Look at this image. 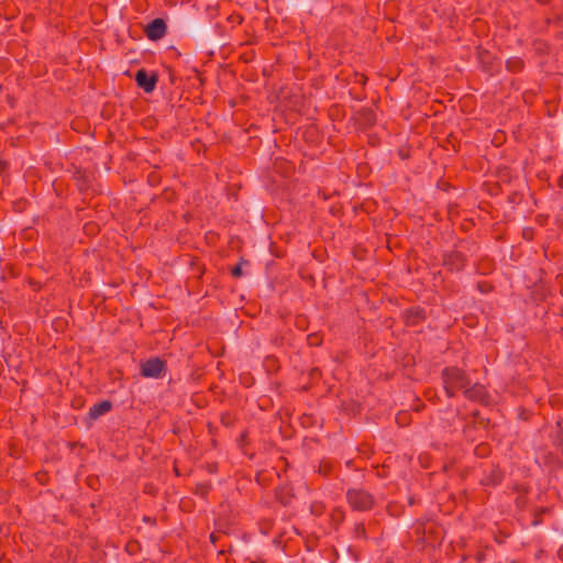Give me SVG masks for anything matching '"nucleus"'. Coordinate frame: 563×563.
Returning <instances> with one entry per match:
<instances>
[{
  "mask_svg": "<svg viewBox=\"0 0 563 563\" xmlns=\"http://www.w3.org/2000/svg\"><path fill=\"white\" fill-rule=\"evenodd\" d=\"M442 380L448 397L455 396L457 390H465L471 385L467 375L457 367H445L442 371Z\"/></svg>",
  "mask_w": 563,
  "mask_h": 563,
  "instance_id": "obj_1",
  "label": "nucleus"
},
{
  "mask_svg": "<svg viewBox=\"0 0 563 563\" xmlns=\"http://www.w3.org/2000/svg\"><path fill=\"white\" fill-rule=\"evenodd\" d=\"M346 501L355 511H368L375 504L374 496L362 487L347 489Z\"/></svg>",
  "mask_w": 563,
  "mask_h": 563,
  "instance_id": "obj_2",
  "label": "nucleus"
},
{
  "mask_svg": "<svg viewBox=\"0 0 563 563\" xmlns=\"http://www.w3.org/2000/svg\"><path fill=\"white\" fill-rule=\"evenodd\" d=\"M476 57L479 64L481 70L488 76H494L499 71V62L497 57L488 49L478 46L476 48Z\"/></svg>",
  "mask_w": 563,
  "mask_h": 563,
  "instance_id": "obj_3",
  "label": "nucleus"
},
{
  "mask_svg": "<svg viewBox=\"0 0 563 563\" xmlns=\"http://www.w3.org/2000/svg\"><path fill=\"white\" fill-rule=\"evenodd\" d=\"M351 120L356 130L366 131L375 125L376 113L372 108L364 107L354 112Z\"/></svg>",
  "mask_w": 563,
  "mask_h": 563,
  "instance_id": "obj_4",
  "label": "nucleus"
},
{
  "mask_svg": "<svg viewBox=\"0 0 563 563\" xmlns=\"http://www.w3.org/2000/svg\"><path fill=\"white\" fill-rule=\"evenodd\" d=\"M134 80L139 88L146 93H151L156 88L158 75L155 71H147L145 68H140L135 73Z\"/></svg>",
  "mask_w": 563,
  "mask_h": 563,
  "instance_id": "obj_5",
  "label": "nucleus"
},
{
  "mask_svg": "<svg viewBox=\"0 0 563 563\" xmlns=\"http://www.w3.org/2000/svg\"><path fill=\"white\" fill-rule=\"evenodd\" d=\"M465 264L466 257L461 251L453 250L443 255L442 265L451 273L461 272L465 267Z\"/></svg>",
  "mask_w": 563,
  "mask_h": 563,
  "instance_id": "obj_6",
  "label": "nucleus"
},
{
  "mask_svg": "<svg viewBox=\"0 0 563 563\" xmlns=\"http://www.w3.org/2000/svg\"><path fill=\"white\" fill-rule=\"evenodd\" d=\"M167 33V23L162 18H155L144 27L145 36L153 42L162 40Z\"/></svg>",
  "mask_w": 563,
  "mask_h": 563,
  "instance_id": "obj_7",
  "label": "nucleus"
},
{
  "mask_svg": "<svg viewBox=\"0 0 563 563\" xmlns=\"http://www.w3.org/2000/svg\"><path fill=\"white\" fill-rule=\"evenodd\" d=\"M166 369V364L159 357H152L141 365V375L147 378H158Z\"/></svg>",
  "mask_w": 563,
  "mask_h": 563,
  "instance_id": "obj_8",
  "label": "nucleus"
},
{
  "mask_svg": "<svg viewBox=\"0 0 563 563\" xmlns=\"http://www.w3.org/2000/svg\"><path fill=\"white\" fill-rule=\"evenodd\" d=\"M463 394L465 398L472 401L485 402L487 400L486 389L478 383L467 386Z\"/></svg>",
  "mask_w": 563,
  "mask_h": 563,
  "instance_id": "obj_9",
  "label": "nucleus"
},
{
  "mask_svg": "<svg viewBox=\"0 0 563 563\" xmlns=\"http://www.w3.org/2000/svg\"><path fill=\"white\" fill-rule=\"evenodd\" d=\"M112 409V404L109 400H103L98 404H95L89 409V417L92 420L100 418L101 416L108 413Z\"/></svg>",
  "mask_w": 563,
  "mask_h": 563,
  "instance_id": "obj_10",
  "label": "nucleus"
},
{
  "mask_svg": "<svg viewBox=\"0 0 563 563\" xmlns=\"http://www.w3.org/2000/svg\"><path fill=\"white\" fill-rule=\"evenodd\" d=\"M525 60L519 56H511L506 60L505 67L511 74H519L525 69Z\"/></svg>",
  "mask_w": 563,
  "mask_h": 563,
  "instance_id": "obj_11",
  "label": "nucleus"
},
{
  "mask_svg": "<svg viewBox=\"0 0 563 563\" xmlns=\"http://www.w3.org/2000/svg\"><path fill=\"white\" fill-rule=\"evenodd\" d=\"M426 318V312L420 307H412L406 311V322L409 325H413L417 321Z\"/></svg>",
  "mask_w": 563,
  "mask_h": 563,
  "instance_id": "obj_12",
  "label": "nucleus"
},
{
  "mask_svg": "<svg viewBox=\"0 0 563 563\" xmlns=\"http://www.w3.org/2000/svg\"><path fill=\"white\" fill-rule=\"evenodd\" d=\"M190 33L197 38H210L211 37V27L210 25H201L199 23H195L191 25Z\"/></svg>",
  "mask_w": 563,
  "mask_h": 563,
  "instance_id": "obj_13",
  "label": "nucleus"
},
{
  "mask_svg": "<svg viewBox=\"0 0 563 563\" xmlns=\"http://www.w3.org/2000/svg\"><path fill=\"white\" fill-rule=\"evenodd\" d=\"M250 262L244 260L243 257L240 261L230 267V274L233 278H240L243 276V266H249Z\"/></svg>",
  "mask_w": 563,
  "mask_h": 563,
  "instance_id": "obj_14",
  "label": "nucleus"
},
{
  "mask_svg": "<svg viewBox=\"0 0 563 563\" xmlns=\"http://www.w3.org/2000/svg\"><path fill=\"white\" fill-rule=\"evenodd\" d=\"M533 47H534L536 53L539 55L549 54L550 46L543 40L538 38V40L533 41Z\"/></svg>",
  "mask_w": 563,
  "mask_h": 563,
  "instance_id": "obj_15",
  "label": "nucleus"
},
{
  "mask_svg": "<svg viewBox=\"0 0 563 563\" xmlns=\"http://www.w3.org/2000/svg\"><path fill=\"white\" fill-rule=\"evenodd\" d=\"M459 246L462 250H466L471 253H476L479 249L478 244L474 240H461Z\"/></svg>",
  "mask_w": 563,
  "mask_h": 563,
  "instance_id": "obj_16",
  "label": "nucleus"
},
{
  "mask_svg": "<svg viewBox=\"0 0 563 563\" xmlns=\"http://www.w3.org/2000/svg\"><path fill=\"white\" fill-rule=\"evenodd\" d=\"M521 199H522V194L519 192V191H512L509 196H508V202L510 203H514V205H518L521 202Z\"/></svg>",
  "mask_w": 563,
  "mask_h": 563,
  "instance_id": "obj_17",
  "label": "nucleus"
},
{
  "mask_svg": "<svg viewBox=\"0 0 563 563\" xmlns=\"http://www.w3.org/2000/svg\"><path fill=\"white\" fill-rule=\"evenodd\" d=\"M77 187L81 192H85L89 188L88 179L86 177H80L77 179Z\"/></svg>",
  "mask_w": 563,
  "mask_h": 563,
  "instance_id": "obj_18",
  "label": "nucleus"
},
{
  "mask_svg": "<svg viewBox=\"0 0 563 563\" xmlns=\"http://www.w3.org/2000/svg\"><path fill=\"white\" fill-rule=\"evenodd\" d=\"M522 235L526 240H532L533 238V229L532 228H525L522 231Z\"/></svg>",
  "mask_w": 563,
  "mask_h": 563,
  "instance_id": "obj_19",
  "label": "nucleus"
},
{
  "mask_svg": "<svg viewBox=\"0 0 563 563\" xmlns=\"http://www.w3.org/2000/svg\"><path fill=\"white\" fill-rule=\"evenodd\" d=\"M477 288L481 292H487L492 289V284H488V283L477 284Z\"/></svg>",
  "mask_w": 563,
  "mask_h": 563,
  "instance_id": "obj_20",
  "label": "nucleus"
},
{
  "mask_svg": "<svg viewBox=\"0 0 563 563\" xmlns=\"http://www.w3.org/2000/svg\"><path fill=\"white\" fill-rule=\"evenodd\" d=\"M308 341L310 345H319L320 341L317 334H311L308 336Z\"/></svg>",
  "mask_w": 563,
  "mask_h": 563,
  "instance_id": "obj_21",
  "label": "nucleus"
},
{
  "mask_svg": "<svg viewBox=\"0 0 563 563\" xmlns=\"http://www.w3.org/2000/svg\"><path fill=\"white\" fill-rule=\"evenodd\" d=\"M446 142L455 148L456 137L453 133L448 135Z\"/></svg>",
  "mask_w": 563,
  "mask_h": 563,
  "instance_id": "obj_22",
  "label": "nucleus"
},
{
  "mask_svg": "<svg viewBox=\"0 0 563 563\" xmlns=\"http://www.w3.org/2000/svg\"><path fill=\"white\" fill-rule=\"evenodd\" d=\"M8 168V163L5 161L0 159V175L3 174Z\"/></svg>",
  "mask_w": 563,
  "mask_h": 563,
  "instance_id": "obj_23",
  "label": "nucleus"
},
{
  "mask_svg": "<svg viewBox=\"0 0 563 563\" xmlns=\"http://www.w3.org/2000/svg\"><path fill=\"white\" fill-rule=\"evenodd\" d=\"M540 4H548L551 0H536Z\"/></svg>",
  "mask_w": 563,
  "mask_h": 563,
  "instance_id": "obj_24",
  "label": "nucleus"
},
{
  "mask_svg": "<svg viewBox=\"0 0 563 563\" xmlns=\"http://www.w3.org/2000/svg\"><path fill=\"white\" fill-rule=\"evenodd\" d=\"M366 80H367V78L364 75H361L358 82L365 84Z\"/></svg>",
  "mask_w": 563,
  "mask_h": 563,
  "instance_id": "obj_25",
  "label": "nucleus"
},
{
  "mask_svg": "<svg viewBox=\"0 0 563 563\" xmlns=\"http://www.w3.org/2000/svg\"><path fill=\"white\" fill-rule=\"evenodd\" d=\"M210 538H211V541L214 542V537L213 534H210Z\"/></svg>",
  "mask_w": 563,
  "mask_h": 563,
  "instance_id": "obj_26",
  "label": "nucleus"
}]
</instances>
